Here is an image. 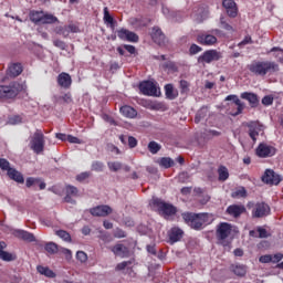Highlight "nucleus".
Returning a JSON list of instances; mask_svg holds the SVG:
<instances>
[{"label":"nucleus","instance_id":"nucleus-1","mask_svg":"<svg viewBox=\"0 0 283 283\" xmlns=\"http://www.w3.org/2000/svg\"><path fill=\"white\" fill-rule=\"evenodd\" d=\"M182 219L188 227L192 228L195 231H202L205 227L212 224L216 220L212 213L209 212H185L182 213Z\"/></svg>","mask_w":283,"mask_h":283},{"label":"nucleus","instance_id":"nucleus-2","mask_svg":"<svg viewBox=\"0 0 283 283\" xmlns=\"http://www.w3.org/2000/svg\"><path fill=\"white\" fill-rule=\"evenodd\" d=\"M248 70L254 76H266V74L280 72V64L273 61H252Z\"/></svg>","mask_w":283,"mask_h":283},{"label":"nucleus","instance_id":"nucleus-3","mask_svg":"<svg viewBox=\"0 0 283 283\" xmlns=\"http://www.w3.org/2000/svg\"><path fill=\"white\" fill-rule=\"evenodd\" d=\"M151 207H154V209H156L159 216H163L165 220H169L172 216L178 213V208L158 198H154L151 200Z\"/></svg>","mask_w":283,"mask_h":283},{"label":"nucleus","instance_id":"nucleus-4","mask_svg":"<svg viewBox=\"0 0 283 283\" xmlns=\"http://www.w3.org/2000/svg\"><path fill=\"white\" fill-rule=\"evenodd\" d=\"M21 90V84H19L18 82H12L9 85H0V98L2 101H10L12 98H17Z\"/></svg>","mask_w":283,"mask_h":283},{"label":"nucleus","instance_id":"nucleus-5","mask_svg":"<svg viewBox=\"0 0 283 283\" xmlns=\"http://www.w3.org/2000/svg\"><path fill=\"white\" fill-rule=\"evenodd\" d=\"M232 231H233V226H231V223L220 222L217 226L216 235L220 244H222L223 247H227V244L224 243V240H227V238L231 235Z\"/></svg>","mask_w":283,"mask_h":283},{"label":"nucleus","instance_id":"nucleus-6","mask_svg":"<svg viewBox=\"0 0 283 283\" xmlns=\"http://www.w3.org/2000/svg\"><path fill=\"white\" fill-rule=\"evenodd\" d=\"M271 216V207L266 202H256L252 209V218H266Z\"/></svg>","mask_w":283,"mask_h":283},{"label":"nucleus","instance_id":"nucleus-7","mask_svg":"<svg viewBox=\"0 0 283 283\" xmlns=\"http://www.w3.org/2000/svg\"><path fill=\"white\" fill-rule=\"evenodd\" d=\"M247 127L249 129V136L254 143L258 140L260 134L261 136L264 134V125L260 124V122H249Z\"/></svg>","mask_w":283,"mask_h":283},{"label":"nucleus","instance_id":"nucleus-8","mask_svg":"<svg viewBox=\"0 0 283 283\" xmlns=\"http://www.w3.org/2000/svg\"><path fill=\"white\" fill-rule=\"evenodd\" d=\"M276 151L275 147L261 143L256 148V156L259 158H271L275 156Z\"/></svg>","mask_w":283,"mask_h":283},{"label":"nucleus","instance_id":"nucleus-9","mask_svg":"<svg viewBox=\"0 0 283 283\" xmlns=\"http://www.w3.org/2000/svg\"><path fill=\"white\" fill-rule=\"evenodd\" d=\"M112 211V207L107 205L96 206L90 209V213L94 218H107V216H109Z\"/></svg>","mask_w":283,"mask_h":283},{"label":"nucleus","instance_id":"nucleus-10","mask_svg":"<svg viewBox=\"0 0 283 283\" xmlns=\"http://www.w3.org/2000/svg\"><path fill=\"white\" fill-rule=\"evenodd\" d=\"M139 90L145 96H158V87L154 82L145 81L139 84Z\"/></svg>","mask_w":283,"mask_h":283},{"label":"nucleus","instance_id":"nucleus-11","mask_svg":"<svg viewBox=\"0 0 283 283\" xmlns=\"http://www.w3.org/2000/svg\"><path fill=\"white\" fill-rule=\"evenodd\" d=\"M222 59V54L217 50L206 51L201 56H199V63H212V61H220Z\"/></svg>","mask_w":283,"mask_h":283},{"label":"nucleus","instance_id":"nucleus-12","mask_svg":"<svg viewBox=\"0 0 283 283\" xmlns=\"http://www.w3.org/2000/svg\"><path fill=\"white\" fill-rule=\"evenodd\" d=\"M282 177L275 174L272 169H266L262 176V181L265 185H280Z\"/></svg>","mask_w":283,"mask_h":283},{"label":"nucleus","instance_id":"nucleus-13","mask_svg":"<svg viewBox=\"0 0 283 283\" xmlns=\"http://www.w3.org/2000/svg\"><path fill=\"white\" fill-rule=\"evenodd\" d=\"M150 36L157 45H165L167 43V38L165 36V33H163V30L158 27H154L150 33Z\"/></svg>","mask_w":283,"mask_h":283},{"label":"nucleus","instance_id":"nucleus-14","mask_svg":"<svg viewBox=\"0 0 283 283\" xmlns=\"http://www.w3.org/2000/svg\"><path fill=\"white\" fill-rule=\"evenodd\" d=\"M23 72V65L21 63H11L8 69L6 76L7 78H17V76H21Z\"/></svg>","mask_w":283,"mask_h":283},{"label":"nucleus","instance_id":"nucleus-15","mask_svg":"<svg viewBox=\"0 0 283 283\" xmlns=\"http://www.w3.org/2000/svg\"><path fill=\"white\" fill-rule=\"evenodd\" d=\"M109 250L117 258H129V248H127L123 243H117V244L111 247Z\"/></svg>","mask_w":283,"mask_h":283},{"label":"nucleus","instance_id":"nucleus-16","mask_svg":"<svg viewBox=\"0 0 283 283\" xmlns=\"http://www.w3.org/2000/svg\"><path fill=\"white\" fill-rule=\"evenodd\" d=\"M222 6L226 9L228 17L235 19L238 17V6L233 0H223Z\"/></svg>","mask_w":283,"mask_h":283},{"label":"nucleus","instance_id":"nucleus-17","mask_svg":"<svg viewBox=\"0 0 283 283\" xmlns=\"http://www.w3.org/2000/svg\"><path fill=\"white\" fill-rule=\"evenodd\" d=\"M7 247L8 244L6 243V241H0V260H2L3 262H14V260H17V255L4 251Z\"/></svg>","mask_w":283,"mask_h":283},{"label":"nucleus","instance_id":"nucleus-18","mask_svg":"<svg viewBox=\"0 0 283 283\" xmlns=\"http://www.w3.org/2000/svg\"><path fill=\"white\" fill-rule=\"evenodd\" d=\"M197 42H199L200 45H216V43H218V38L213 34L201 33L197 35Z\"/></svg>","mask_w":283,"mask_h":283},{"label":"nucleus","instance_id":"nucleus-19","mask_svg":"<svg viewBox=\"0 0 283 283\" xmlns=\"http://www.w3.org/2000/svg\"><path fill=\"white\" fill-rule=\"evenodd\" d=\"M13 235L14 238L23 240L24 242H36V237H34L33 233L25 230H14Z\"/></svg>","mask_w":283,"mask_h":283},{"label":"nucleus","instance_id":"nucleus-20","mask_svg":"<svg viewBox=\"0 0 283 283\" xmlns=\"http://www.w3.org/2000/svg\"><path fill=\"white\" fill-rule=\"evenodd\" d=\"M229 271L237 275V277H244L247 275V265L240 263H232L229 266Z\"/></svg>","mask_w":283,"mask_h":283},{"label":"nucleus","instance_id":"nucleus-21","mask_svg":"<svg viewBox=\"0 0 283 283\" xmlns=\"http://www.w3.org/2000/svg\"><path fill=\"white\" fill-rule=\"evenodd\" d=\"M57 85L64 90H70V87H72V76L65 72L61 73L57 76Z\"/></svg>","mask_w":283,"mask_h":283},{"label":"nucleus","instance_id":"nucleus-22","mask_svg":"<svg viewBox=\"0 0 283 283\" xmlns=\"http://www.w3.org/2000/svg\"><path fill=\"white\" fill-rule=\"evenodd\" d=\"M226 101H233V103L237 105V112L232 114V116H240V114L244 111V103L240 101L238 95H228Z\"/></svg>","mask_w":283,"mask_h":283},{"label":"nucleus","instance_id":"nucleus-23","mask_svg":"<svg viewBox=\"0 0 283 283\" xmlns=\"http://www.w3.org/2000/svg\"><path fill=\"white\" fill-rule=\"evenodd\" d=\"M184 234L185 232L180 228H172L168 232L169 240L172 244L176 242H180V240H182Z\"/></svg>","mask_w":283,"mask_h":283},{"label":"nucleus","instance_id":"nucleus-24","mask_svg":"<svg viewBox=\"0 0 283 283\" xmlns=\"http://www.w3.org/2000/svg\"><path fill=\"white\" fill-rule=\"evenodd\" d=\"M244 211H247L244 206L232 205L227 208V213L233 218H240Z\"/></svg>","mask_w":283,"mask_h":283},{"label":"nucleus","instance_id":"nucleus-25","mask_svg":"<svg viewBox=\"0 0 283 283\" xmlns=\"http://www.w3.org/2000/svg\"><path fill=\"white\" fill-rule=\"evenodd\" d=\"M7 176L11 180H14V182H19V185H23V182H25V178H23V174H21L19 170L14 168L9 169V171L7 172Z\"/></svg>","mask_w":283,"mask_h":283},{"label":"nucleus","instance_id":"nucleus-26","mask_svg":"<svg viewBox=\"0 0 283 283\" xmlns=\"http://www.w3.org/2000/svg\"><path fill=\"white\" fill-rule=\"evenodd\" d=\"M241 98L248 101L251 107H258V105H260V99L258 98V95L255 93H242Z\"/></svg>","mask_w":283,"mask_h":283},{"label":"nucleus","instance_id":"nucleus-27","mask_svg":"<svg viewBox=\"0 0 283 283\" xmlns=\"http://www.w3.org/2000/svg\"><path fill=\"white\" fill-rule=\"evenodd\" d=\"M53 101L57 105H70V103H72V94L65 93L64 95H55L53 96Z\"/></svg>","mask_w":283,"mask_h":283},{"label":"nucleus","instance_id":"nucleus-28","mask_svg":"<svg viewBox=\"0 0 283 283\" xmlns=\"http://www.w3.org/2000/svg\"><path fill=\"white\" fill-rule=\"evenodd\" d=\"M155 163L163 169H171V167L176 165V161H174L171 157H160Z\"/></svg>","mask_w":283,"mask_h":283},{"label":"nucleus","instance_id":"nucleus-29","mask_svg":"<svg viewBox=\"0 0 283 283\" xmlns=\"http://www.w3.org/2000/svg\"><path fill=\"white\" fill-rule=\"evenodd\" d=\"M55 138H57V140H61L62 143H81V139H78V137L63 133H56Z\"/></svg>","mask_w":283,"mask_h":283},{"label":"nucleus","instance_id":"nucleus-30","mask_svg":"<svg viewBox=\"0 0 283 283\" xmlns=\"http://www.w3.org/2000/svg\"><path fill=\"white\" fill-rule=\"evenodd\" d=\"M119 112L123 116H126V118H136V116H138V112H136L134 107L127 105L122 106Z\"/></svg>","mask_w":283,"mask_h":283},{"label":"nucleus","instance_id":"nucleus-31","mask_svg":"<svg viewBox=\"0 0 283 283\" xmlns=\"http://www.w3.org/2000/svg\"><path fill=\"white\" fill-rule=\"evenodd\" d=\"M165 94L166 98L169 101H175V98H178V92L174 88V84L165 85Z\"/></svg>","mask_w":283,"mask_h":283},{"label":"nucleus","instance_id":"nucleus-32","mask_svg":"<svg viewBox=\"0 0 283 283\" xmlns=\"http://www.w3.org/2000/svg\"><path fill=\"white\" fill-rule=\"evenodd\" d=\"M36 271L40 273V275H44L45 277H56V273H54V271L50 270L48 266L38 265Z\"/></svg>","mask_w":283,"mask_h":283},{"label":"nucleus","instance_id":"nucleus-33","mask_svg":"<svg viewBox=\"0 0 283 283\" xmlns=\"http://www.w3.org/2000/svg\"><path fill=\"white\" fill-rule=\"evenodd\" d=\"M59 21V18L54 17L53 14L50 13H44L42 14V20H41V24L42 25H50L52 23H56Z\"/></svg>","mask_w":283,"mask_h":283},{"label":"nucleus","instance_id":"nucleus-34","mask_svg":"<svg viewBox=\"0 0 283 283\" xmlns=\"http://www.w3.org/2000/svg\"><path fill=\"white\" fill-rule=\"evenodd\" d=\"M29 19L30 21H32V23H35L36 25H39V23H41L43 19V11H34V10L30 11Z\"/></svg>","mask_w":283,"mask_h":283},{"label":"nucleus","instance_id":"nucleus-35","mask_svg":"<svg viewBox=\"0 0 283 283\" xmlns=\"http://www.w3.org/2000/svg\"><path fill=\"white\" fill-rule=\"evenodd\" d=\"M218 176L220 182L229 180V169L226 166H219Z\"/></svg>","mask_w":283,"mask_h":283},{"label":"nucleus","instance_id":"nucleus-36","mask_svg":"<svg viewBox=\"0 0 283 283\" xmlns=\"http://www.w3.org/2000/svg\"><path fill=\"white\" fill-rule=\"evenodd\" d=\"M209 114V109L207 107H201L197 114H196V117H195V123H200V120L207 118V115Z\"/></svg>","mask_w":283,"mask_h":283},{"label":"nucleus","instance_id":"nucleus-37","mask_svg":"<svg viewBox=\"0 0 283 283\" xmlns=\"http://www.w3.org/2000/svg\"><path fill=\"white\" fill-rule=\"evenodd\" d=\"M31 143H45V135H43V132L35 130L33 136L31 137Z\"/></svg>","mask_w":283,"mask_h":283},{"label":"nucleus","instance_id":"nucleus-38","mask_svg":"<svg viewBox=\"0 0 283 283\" xmlns=\"http://www.w3.org/2000/svg\"><path fill=\"white\" fill-rule=\"evenodd\" d=\"M44 249H45L46 253H50L51 255H54V253L59 252V245H56V243H54V242L46 243Z\"/></svg>","mask_w":283,"mask_h":283},{"label":"nucleus","instance_id":"nucleus-39","mask_svg":"<svg viewBox=\"0 0 283 283\" xmlns=\"http://www.w3.org/2000/svg\"><path fill=\"white\" fill-rule=\"evenodd\" d=\"M55 234L61 238V240H64V242H72V235L65 230H57Z\"/></svg>","mask_w":283,"mask_h":283},{"label":"nucleus","instance_id":"nucleus-40","mask_svg":"<svg viewBox=\"0 0 283 283\" xmlns=\"http://www.w3.org/2000/svg\"><path fill=\"white\" fill-rule=\"evenodd\" d=\"M104 21L108 23L111 28H114V18L109 14V9L107 7L104 8Z\"/></svg>","mask_w":283,"mask_h":283},{"label":"nucleus","instance_id":"nucleus-41","mask_svg":"<svg viewBox=\"0 0 283 283\" xmlns=\"http://www.w3.org/2000/svg\"><path fill=\"white\" fill-rule=\"evenodd\" d=\"M104 168H105V165L103 164V161H93L91 166L92 171H97V172L103 171Z\"/></svg>","mask_w":283,"mask_h":283},{"label":"nucleus","instance_id":"nucleus-42","mask_svg":"<svg viewBox=\"0 0 283 283\" xmlns=\"http://www.w3.org/2000/svg\"><path fill=\"white\" fill-rule=\"evenodd\" d=\"M55 32H56V34H61L64 38L70 36V29L67 28V25H65V27H57L55 29Z\"/></svg>","mask_w":283,"mask_h":283},{"label":"nucleus","instance_id":"nucleus-43","mask_svg":"<svg viewBox=\"0 0 283 283\" xmlns=\"http://www.w3.org/2000/svg\"><path fill=\"white\" fill-rule=\"evenodd\" d=\"M0 169H2V171H7L8 174L10 169H12V167H10V161H8L6 158H0Z\"/></svg>","mask_w":283,"mask_h":283},{"label":"nucleus","instance_id":"nucleus-44","mask_svg":"<svg viewBox=\"0 0 283 283\" xmlns=\"http://www.w3.org/2000/svg\"><path fill=\"white\" fill-rule=\"evenodd\" d=\"M148 149L150 154H158L161 149V146L158 143H149Z\"/></svg>","mask_w":283,"mask_h":283},{"label":"nucleus","instance_id":"nucleus-45","mask_svg":"<svg viewBox=\"0 0 283 283\" xmlns=\"http://www.w3.org/2000/svg\"><path fill=\"white\" fill-rule=\"evenodd\" d=\"M107 165H108V169L111 171H118L123 167V164H120L118 161H108Z\"/></svg>","mask_w":283,"mask_h":283},{"label":"nucleus","instance_id":"nucleus-46","mask_svg":"<svg viewBox=\"0 0 283 283\" xmlns=\"http://www.w3.org/2000/svg\"><path fill=\"white\" fill-rule=\"evenodd\" d=\"M271 261H273V255L271 254H264L259 258L261 264H271Z\"/></svg>","mask_w":283,"mask_h":283},{"label":"nucleus","instance_id":"nucleus-47","mask_svg":"<svg viewBox=\"0 0 283 283\" xmlns=\"http://www.w3.org/2000/svg\"><path fill=\"white\" fill-rule=\"evenodd\" d=\"M44 147L45 146L43 143H33L31 145V149H33L35 154H41V151H43Z\"/></svg>","mask_w":283,"mask_h":283},{"label":"nucleus","instance_id":"nucleus-48","mask_svg":"<svg viewBox=\"0 0 283 283\" xmlns=\"http://www.w3.org/2000/svg\"><path fill=\"white\" fill-rule=\"evenodd\" d=\"M132 264H133L132 261H123L116 265L115 271H125V269H127V266Z\"/></svg>","mask_w":283,"mask_h":283},{"label":"nucleus","instance_id":"nucleus-49","mask_svg":"<svg viewBox=\"0 0 283 283\" xmlns=\"http://www.w3.org/2000/svg\"><path fill=\"white\" fill-rule=\"evenodd\" d=\"M66 195L73 196V197L78 196V188H76L74 186H66Z\"/></svg>","mask_w":283,"mask_h":283},{"label":"nucleus","instance_id":"nucleus-50","mask_svg":"<svg viewBox=\"0 0 283 283\" xmlns=\"http://www.w3.org/2000/svg\"><path fill=\"white\" fill-rule=\"evenodd\" d=\"M92 174L90 171H84L76 176V180L77 182H83L84 180H87V178H90Z\"/></svg>","mask_w":283,"mask_h":283},{"label":"nucleus","instance_id":"nucleus-51","mask_svg":"<svg viewBox=\"0 0 283 283\" xmlns=\"http://www.w3.org/2000/svg\"><path fill=\"white\" fill-rule=\"evenodd\" d=\"M126 41H129L130 43H138V34L128 31Z\"/></svg>","mask_w":283,"mask_h":283},{"label":"nucleus","instance_id":"nucleus-52","mask_svg":"<svg viewBox=\"0 0 283 283\" xmlns=\"http://www.w3.org/2000/svg\"><path fill=\"white\" fill-rule=\"evenodd\" d=\"M39 182H41L39 178L29 177L27 178L25 185L28 188H30V187H34V185H39Z\"/></svg>","mask_w":283,"mask_h":283},{"label":"nucleus","instance_id":"nucleus-53","mask_svg":"<svg viewBox=\"0 0 283 283\" xmlns=\"http://www.w3.org/2000/svg\"><path fill=\"white\" fill-rule=\"evenodd\" d=\"M220 23H221V28H223V30H227L228 32L233 31V27H231V24H229L227 22V20H224V17L220 18Z\"/></svg>","mask_w":283,"mask_h":283},{"label":"nucleus","instance_id":"nucleus-54","mask_svg":"<svg viewBox=\"0 0 283 283\" xmlns=\"http://www.w3.org/2000/svg\"><path fill=\"white\" fill-rule=\"evenodd\" d=\"M179 85H180L181 94H187V92H189V82L181 80L179 82Z\"/></svg>","mask_w":283,"mask_h":283},{"label":"nucleus","instance_id":"nucleus-55","mask_svg":"<svg viewBox=\"0 0 283 283\" xmlns=\"http://www.w3.org/2000/svg\"><path fill=\"white\" fill-rule=\"evenodd\" d=\"M76 260H78L82 263L87 262V253H85L83 251H77L76 252Z\"/></svg>","mask_w":283,"mask_h":283},{"label":"nucleus","instance_id":"nucleus-56","mask_svg":"<svg viewBox=\"0 0 283 283\" xmlns=\"http://www.w3.org/2000/svg\"><path fill=\"white\" fill-rule=\"evenodd\" d=\"M127 34H129V30L127 29H122L117 31V36L118 39H122V41H127Z\"/></svg>","mask_w":283,"mask_h":283},{"label":"nucleus","instance_id":"nucleus-57","mask_svg":"<svg viewBox=\"0 0 283 283\" xmlns=\"http://www.w3.org/2000/svg\"><path fill=\"white\" fill-rule=\"evenodd\" d=\"M199 52H202V49L198 46V44H191L189 49V54L193 56V54H198Z\"/></svg>","mask_w":283,"mask_h":283},{"label":"nucleus","instance_id":"nucleus-58","mask_svg":"<svg viewBox=\"0 0 283 283\" xmlns=\"http://www.w3.org/2000/svg\"><path fill=\"white\" fill-rule=\"evenodd\" d=\"M282 260H283V254H282V252H279V253L272 255L271 262H272V264H280V262H282Z\"/></svg>","mask_w":283,"mask_h":283},{"label":"nucleus","instance_id":"nucleus-59","mask_svg":"<svg viewBox=\"0 0 283 283\" xmlns=\"http://www.w3.org/2000/svg\"><path fill=\"white\" fill-rule=\"evenodd\" d=\"M119 140L120 143H125V140H128V143H138V140H136V137L127 136V135H120Z\"/></svg>","mask_w":283,"mask_h":283},{"label":"nucleus","instance_id":"nucleus-60","mask_svg":"<svg viewBox=\"0 0 283 283\" xmlns=\"http://www.w3.org/2000/svg\"><path fill=\"white\" fill-rule=\"evenodd\" d=\"M256 231L259 233V238L261 239L269 238V231H266V229L259 227Z\"/></svg>","mask_w":283,"mask_h":283},{"label":"nucleus","instance_id":"nucleus-61","mask_svg":"<svg viewBox=\"0 0 283 283\" xmlns=\"http://www.w3.org/2000/svg\"><path fill=\"white\" fill-rule=\"evenodd\" d=\"M21 116L19 115H14L13 117L9 118V124L10 125H19V123H21Z\"/></svg>","mask_w":283,"mask_h":283},{"label":"nucleus","instance_id":"nucleus-62","mask_svg":"<svg viewBox=\"0 0 283 283\" xmlns=\"http://www.w3.org/2000/svg\"><path fill=\"white\" fill-rule=\"evenodd\" d=\"M103 120H105V123H108L109 125H118V124L116 123V120L113 119V117L109 116V115H107V114H104V115H103Z\"/></svg>","mask_w":283,"mask_h":283},{"label":"nucleus","instance_id":"nucleus-63","mask_svg":"<svg viewBox=\"0 0 283 283\" xmlns=\"http://www.w3.org/2000/svg\"><path fill=\"white\" fill-rule=\"evenodd\" d=\"M234 196H235L237 198H247V189L240 188L239 190H237V191L234 192Z\"/></svg>","mask_w":283,"mask_h":283},{"label":"nucleus","instance_id":"nucleus-64","mask_svg":"<svg viewBox=\"0 0 283 283\" xmlns=\"http://www.w3.org/2000/svg\"><path fill=\"white\" fill-rule=\"evenodd\" d=\"M53 45H55V48H59L60 50H65V48H67L65 45V42L61 41V40H55L53 41Z\"/></svg>","mask_w":283,"mask_h":283}]
</instances>
